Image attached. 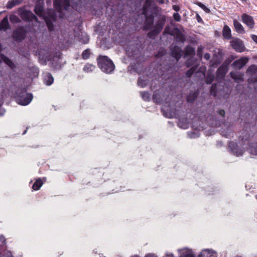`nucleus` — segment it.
Listing matches in <instances>:
<instances>
[{
  "instance_id": "1",
  "label": "nucleus",
  "mask_w": 257,
  "mask_h": 257,
  "mask_svg": "<svg viewBox=\"0 0 257 257\" xmlns=\"http://www.w3.org/2000/svg\"><path fill=\"white\" fill-rule=\"evenodd\" d=\"M80 5L79 1L75 2V0H71V5L70 0H53L54 8L59 13H62V8L64 10L68 11L70 7L77 11H79L80 9Z\"/></svg>"
},
{
  "instance_id": "2",
  "label": "nucleus",
  "mask_w": 257,
  "mask_h": 257,
  "mask_svg": "<svg viewBox=\"0 0 257 257\" xmlns=\"http://www.w3.org/2000/svg\"><path fill=\"white\" fill-rule=\"evenodd\" d=\"M98 67L107 74L111 73L115 68V65L112 61L106 56L100 55L97 58Z\"/></svg>"
},
{
  "instance_id": "3",
  "label": "nucleus",
  "mask_w": 257,
  "mask_h": 257,
  "mask_svg": "<svg viewBox=\"0 0 257 257\" xmlns=\"http://www.w3.org/2000/svg\"><path fill=\"white\" fill-rule=\"evenodd\" d=\"M15 99L17 102L22 105L29 104L33 99V95L27 93L26 89H18L15 93Z\"/></svg>"
},
{
  "instance_id": "4",
  "label": "nucleus",
  "mask_w": 257,
  "mask_h": 257,
  "mask_svg": "<svg viewBox=\"0 0 257 257\" xmlns=\"http://www.w3.org/2000/svg\"><path fill=\"white\" fill-rule=\"evenodd\" d=\"M166 22V17L162 15L158 18L155 24L153 27V29L147 34L148 37L152 38L158 36L162 31Z\"/></svg>"
},
{
  "instance_id": "5",
  "label": "nucleus",
  "mask_w": 257,
  "mask_h": 257,
  "mask_svg": "<svg viewBox=\"0 0 257 257\" xmlns=\"http://www.w3.org/2000/svg\"><path fill=\"white\" fill-rule=\"evenodd\" d=\"M27 31L24 26H18L13 32V38L17 42H21L26 38Z\"/></svg>"
},
{
  "instance_id": "6",
  "label": "nucleus",
  "mask_w": 257,
  "mask_h": 257,
  "mask_svg": "<svg viewBox=\"0 0 257 257\" xmlns=\"http://www.w3.org/2000/svg\"><path fill=\"white\" fill-rule=\"evenodd\" d=\"M19 15L21 19L25 22H31L35 21L37 22L38 21L37 17L30 11H22L20 13Z\"/></svg>"
},
{
  "instance_id": "7",
  "label": "nucleus",
  "mask_w": 257,
  "mask_h": 257,
  "mask_svg": "<svg viewBox=\"0 0 257 257\" xmlns=\"http://www.w3.org/2000/svg\"><path fill=\"white\" fill-rule=\"evenodd\" d=\"M230 46L236 52H242L244 50V46L242 41L238 38H234L230 41Z\"/></svg>"
},
{
  "instance_id": "8",
  "label": "nucleus",
  "mask_w": 257,
  "mask_h": 257,
  "mask_svg": "<svg viewBox=\"0 0 257 257\" xmlns=\"http://www.w3.org/2000/svg\"><path fill=\"white\" fill-rule=\"evenodd\" d=\"M241 21L250 29L254 28L255 23L252 16L245 13L241 15Z\"/></svg>"
},
{
  "instance_id": "9",
  "label": "nucleus",
  "mask_w": 257,
  "mask_h": 257,
  "mask_svg": "<svg viewBox=\"0 0 257 257\" xmlns=\"http://www.w3.org/2000/svg\"><path fill=\"white\" fill-rule=\"evenodd\" d=\"M228 148L231 153L237 157L242 156L243 154V151L238 147L236 143L230 142L228 144Z\"/></svg>"
},
{
  "instance_id": "10",
  "label": "nucleus",
  "mask_w": 257,
  "mask_h": 257,
  "mask_svg": "<svg viewBox=\"0 0 257 257\" xmlns=\"http://www.w3.org/2000/svg\"><path fill=\"white\" fill-rule=\"evenodd\" d=\"M154 23V16L153 14L145 17V21L143 26V30L147 31L153 28Z\"/></svg>"
},
{
  "instance_id": "11",
  "label": "nucleus",
  "mask_w": 257,
  "mask_h": 257,
  "mask_svg": "<svg viewBox=\"0 0 257 257\" xmlns=\"http://www.w3.org/2000/svg\"><path fill=\"white\" fill-rule=\"evenodd\" d=\"M228 70L227 64L224 63L216 71V78L222 79L225 77Z\"/></svg>"
},
{
  "instance_id": "12",
  "label": "nucleus",
  "mask_w": 257,
  "mask_h": 257,
  "mask_svg": "<svg viewBox=\"0 0 257 257\" xmlns=\"http://www.w3.org/2000/svg\"><path fill=\"white\" fill-rule=\"evenodd\" d=\"M171 51V56L178 61L181 57L182 50L178 46L172 47L170 49Z\"/></svg>"
},
{
  "instance_id": "13",
  "label": "nucleus",
  "mask_w": 257,
  "mask_h": 257,
  "mask_svg": "<svg viewBox=\"0 0 257 257\" xmlns=\"http://www.w3.org/2000/svg\"><path fill=\"white\" fill-rule=\"evenodd\" d=\"M248 60L247 58L242 57L234 61L232 65L234 68L240 69L247 63Z\"/></svg>"
},
{
  "instance_id": "14",
  "label": "nucleus",
  "mask_w": 257,
  "mask_h": 257,
  "mask_svg": "<svg viewBox=\"0 0 257 257\" xmlns=\"http://www.w3.org/2000/svg\"><path fill=\"white\" fill-rule=\"evenodd\" d=\"M10 29V25L9 23L8 17L6 16L3 18L0 23V31H6Z\"/></svg>"
},
{
  "instance_id": "15",
  "label": "nucleus",
  "mask_w": 257,
  "mask_h": 257,
  "mask_svg": "<svg viewBox=\"0 0 257 257\" xmlns=\"http://www.w3.org/2000/svg\"><path fill=\"white\" fill-rule=\"evenodd\" d=\"M222 36L223 38L227 40L231 39V30L227 25H225L222 30Z\"/></svg>"
},
{
  "instance_id": "16",
  "label": "nucleus",
  "mask_w": 257,
  "mask_h": 257,
  "mask_svg": "<svg viewBox=\"0 0 257 257\" xmlns=\"http://www.w3.org/2000/svg\"><path fill=\"white\" fill-rule=\"evenodd\" d=\"M233 22L234 29L237 33L240 34H244L245 33L244 28L239 22L235 19L233 20Z\"/></svg>"
},
{
  "instance_id": "17",
  "label": "nucleus",
  "mask_w": 257,
  "mask_h": 257,
  "mask_svg": "<svg viewBox=\"0 0 257 257\" xmlns=\"http://www.w3.org/2000/svg\"><path fill=\"white\" fill-rule=\"evenodd\" d=\"M199 94L198 91L190 92L186 97V100L189 103H193L197 99Z\"/></svg>"
},
{
  "instance_id": "18",
  "label": "nucleus",
  "mask_w": 257,
  "mask_h": 257,
  "mask_svg": "<svg viewBox=\"0 0 257 257\" xmlns=\"http://www.w3.org/2000/svg\"><path fill=\"white\" fill-rule=\"evenodd\" d=\"M24 1V0H9L7 4L6 7L8 9H11L15 6L22 4Z\"/></svg>"
},
{
  "instance_id": "19",
  "label": "nucleus",
  "mask_w": 257,
  "mask_h": 257,
  "mask_svg": "<svg viewBox=\"0 0 257 257\" xmlns=\"http://www.w3.org/2000/svg\"><path fill=\"white\" fill-rule=\"evenodd\" d=\"M184 54L186 56H194L195 55V50L193 47L188 45L184 49Z\"/></svg>"
},
{
  "instance_id": "20",
  "label": "nucleus",
  "mask_w": 257,
  "mask_h": 257,
  "mask_svg": "<svg viewBox=\"0 0 257 257\" xmlns=\"http://www.w3.org/2000/svg\"><path fill=\"white\" fill-rule=\"evenodd\" d=\"M2 59L3 61L11 68V69H14L16 68V65L8 57L5 55H2Z\"/></svg>"
},
{
  "instance_id": "21",
  "label": "nucleus",
  "mask_w": 257,
  "mask_h": 257,
  "mask_svg": "<svg viewBox=\"0 0 257 257\" xmlns=\"http://www.w3.org/2000/svg\"><path fill=\"white\" fill-rule=\"evenodd\" d=\"M44 20L49 31L50 32L54 31V26L51 19L50 18L46 17L44 18Z\"/></svg>"
},
{
  "instance_id": "22",
  "label": "nucleus",
  "mask_w": 257,
  "mask_h": 257,
  "mask_svg": "<svg viewBox=\"0 0 257 257\" xmlns=\"http://www.w3.org/2000/svg\"><path fill=\"white\" fill-rule=\"evenodd\" d=\"M175 38L176 41L181 43H184L186 40V38L184 34H182L178 29H177Z\"/></svg>"
},
{
  "instance_id": "23",
  "label": "nucleus",
  "mask_w": 257,
  "mask_h": 257,
  "mask_svg": "<svg viewBox=\"0 0 257 257\" xmlns=\"http://www.w3.org/2000/svg\"><path fill=\"white\" fill-rule=\"evenodd\" d=\"M43 182L42 180L39 178L37 179L33 185L32 188L34 190H39L42 186Z\"/></svg>"
},
{
  "instance_id": "24",
  "label": "nucleus",
  "mask_w": 257,
  "mask_h": 257,
  "mask_svg": "<svg viewBox=\"0 0 257 257\" xmlns=\"http://www.w3.org/2000/svg\"><path fill=\"white\" fill-rule=\"evenodd\" d=\"M44 81L47 85H51L54 81V78L50 73H47L46 75Z\"/></svg>"
},
{
  "instance_id": "25",
  "label": "nucleus",
  "mask_w": 257,
  "mask_h": 257,
  "mask_svg": "<svg viewBox=\"0 0 257 257\" xmlns=\"http://www.w3.org/2000/svg\"><path fill=\"white\" fill-rule=\"evenodd\" d=\"M34 12L39 17H42L44 13V8L41 5H37L34 9Z\"/></svg>"
},
{
  "instance_id": "26",
  "label": "nucleus",
  "mask_w": 257,
  "mask_h": 257,
  "mask_svg": "<svg viewBox=\"0 0 257 257\" xmlns=\"http://www.w3.org/2000/svg\"><path fill=\"white\" fill-rule=\"evenodd\" d=\"M230 75L231 77L236 82L242 81L243 80L242 76L239 74H237L234 72H230Z\"/></svg>"
},
{
  "instance_id": "27",
  "label": "nucleus",
  "mask_w": 257,
  "mask_h": 257,
  "mask_svg": "<svg viewBox=\"0 0 257 257\" xmlns=\"http://www.w3.org/2000/svg\"><path fill=\"white\" fill-rule=\"evenodd\" d=\"M213 253V250L209 249H205L202 251V252L200 253L199 256V257L205 256L206 255L207 257H208V256L211 257L212 256V254Z\"/></svg>"
},
{
  "instance_id": "28",
  "label": "nucleus",
  "mask_w": 257,
  "mask_h": 257,
  "mask_svg": "<svg viewBox=\"0 0 257 257\" xmlns=\"http://www.w3.org/2000/svg\"><path fill=\"white\" fill-rule=\"evenodd\" d=\"M198 67V65H195L188 70L185 73L187 77H190L196 71Z\"/></svg>"
},
{
  "instance_id": "29",
  "label": "nucleus",
  "mask_w": 257,
  "mask_h": 257,
  "mask_svg": "<svg viewBox=\"0 0 257 257\" xmlns=\"http://www.w3.org/2000/svg\"><path fill=\"white\" fill-rule=\"evenodd\" d=\"M95 67L92 64L87 63L84 67L83 70L84 72L89 73L92 72Z\"/></svg>"
},
{
  "instance_id": "30",
  "label": "nucleus",
  "mask_w": 257,
  "mask_h": 257,
  "mask_svg": "<svg viewBox=\"0 0 257 257\" xmlns=\"http://www.w3.org/2000/svg\"><path fill=\"white\" fill-rule=\"evenodd\" d=\"M194 3V4L196 5L197 6H199L200 8H201L205 13H210V10L201 2L196 1Z\"/></svg>"
},
{
  "instance_id": "31",
  "label": "nucleus",
  "mask_w": 257,
  "mask_h": 257,
  "mask_svg": "<svg viewBox=\"0 0 257 257\" xmlns=\"http://www.w3.org/2000/svg\"><path fill=\"white\" fill-rule=\"evenodd\" d=\"M214 79V76L211 74L208 73L205 77V82L207 84H210Z\"/></svg>"
},
{
  "instance_id": "32",
  "label": "nucleus",
  "mask_w": 257,
  "mask_h": 257,
  "mask_svg": "<svg viewBox=\"0 0 257 257\" xmlns=\"http://www.w3.org/2000/svg\"><path fill=\"white\" fill-rule=\"evenodd\" d=\"M148 81L147 79L145 80L140 77L138 80V85L141 87L143 88L146 86L148 84Z\"/></svg>"
},
{
  "instance_id": "33",
  "label": "nucleus",
  "mask_w": 257,
  "mask_h": 257,
  "mask_svg": "<svg viewBox=\"0 0 257 257\" xmlns=\"http://www.w3.org/2000/svg\"><path fill=\"white\" fill-rule=\"evenodd\" d=\"M10 20L13 24L20 23L21 22L20 18L15 15H11L10 16Z\"/></svg>"
},
{
  "instance_id": "34",
  "label": "nucleus",
  "mask_w": 257,
  "mask_h": 257,
  "mask_svg": "<svg viewBox=\"0 0 257 257\" xmlns=\"http://www.w3.org/2000/svg\"><path fill=\"white\" fill-rule=\"evenodd\" d=\"M90 50L89 49H86L84 50L82 53V58L84 60H86L89 58L90 56Z\"/></svg>"
},
{
  "instance_id": "35",
  "label": "nucleus",
  "mask_w": 257,
  "mask_h": 257,
  "mask_svg": "<svg viewBox=\"0 0 257 257\" xmlns=\"http://www.w3.org/2000/svg\"><path fill=\"white\" fill-rule=\"evenodd\" d=\"M210 92L211 95L213 96H216L217 95V84L213 83L212 84L210 87Z\"/></svg>"
},
{
  "instance_id": "36",
  "label": "nucleus",
  "mask_w": 257,
  "mask_h": 257,
  "mask_svg": "<svg viewBox=\"0 0 257 257\" xmlns=\"http://www.w3.org/2000/svg\"><path fill=\"white\" fill-rule=\"evenodd\" d=\"M141 96L145 101H149L150 100V94L147 91L141 92Z\"/></svg>"
},
{
  "instance_id": "37",
  "label": "nucleus",
  "mask_w": 257,
  "mask_h": 257,
  "mask_svg": "<svg viewBox=\"0 0 257 257\" xmlns=\"http://www.w3.org/2000/svg\"><path fill=\"white\" fill-rule=\"evenodd\" d=\"M204 47L200 45L199 46L197 50V56L200 58L201 59L203 56V50Z\"/></svg>"
},
{
  "instance_id": "38",
  "label": "nucleus",
  "mask_w": 257,
  "mask_h": 257,
  "mask_svg": "<svg viewBox=\"0 0 257 257\" xmlns=\"http://www.w3.org/2000/svg\"><path fill=\"white\" fill-rule=\"evenodd\" d=\"M194 64V59L192 58H188L185 62V65L189 68L192 66Z\"/></svg>"
},
{
  "instance_id": "39",
  "label": "nucleus",
  "mask_w": 257,
  "mask_h": 257,
  "mask_svg": "<svg viewBox=\"0 0 257 257\" xmlns=\"http://www.w3.org/2000/svg\"><path fill=\"white\" fill-rule=\"evenodd\" d=\"M159 96V94H158L156 92H155L153 95V99L154 101L157 103L160 102V100L158 98Z\"/></svg>"
},
{
  "instance_id": "40",
  "label": "nucleus",
  "mask_w": 257,
  "mask_h": 257,
  "mask_svg": "<svg viewBox=\"0 0 257 257\" xmlns=\"http://www.w3.org/2000/svg\"><path fill=\"white\" fill-rule=\"evenodd\" d=\"M173 18L176 22H180L181 19L180 14L178 13L173 14Z\"/></svg>"
},
{
  "instance_id": "41",
  "label": "nucleus",
  "mask_w": 257,
  "mask_h": 257,
  "mask_svg": "<svg viewBox=\"0 0 257 257\" xmlns=\"http://www.w3.org/2000/svg\"><path fill=\"white\" fill-rule=\"evenodd\" d=\"M143 15L145 17L148 16V8L146 6H144L143 7Z\"/></svg>"
},
{
  "instance_id": "42",
  "label": "nucleus",
  "mask_w": 257,
  "mask_h": 257,
  "mask_svg": "<svg viewBox=\"0 0 257 257\" xmlns=\"http://www.w3.org/2000/svg\"><path fill=\"white\" fill-rule=\"evenodd\" d=\"M196 19L198 23H201V24L203 23V21L202 19L199 16V15L197 13L196 15Z\"/></svg>"
},
{
  "instance_id": "43",
  "label": "nucleus",
  "mask_w": 257,
  "mask_h": 257,
  "mask_svg": "<svg viewBox=\"0 0 257 257\" xmlns=\"http://www.w3.org/2000/svg\"><path fill=\"white\" fill-rule=\"evenodd\" d=\"M180 257H195V255L192 253H186L182 254Z\"/></svg>"
},
{
  "instance_id": "44",
  "label": "nucleus",
  "mask_w": 257,
  "mask_h": 257,
  "mask_svg": "<svg viewBox=\"0 0 257 257\" xmlns=\"http://www.w3.org/2000/svg\"><path fill=\"white\" fill-rule=\"evenodd\" d=\"M172 8L174 11H175L177 12L179 11L180 10V8L178 5H173L172 6Z\"/></svg>"
},
{
  "instance_id": "45",
  "label": "nucleus",
  "mask_w": 257,
  "mask_h": 257,
  "mask_svg": "<svg viewBox=\"0 0 257 257\" xmlns=\"http://www.w3.org/2000/svg\"><path fill=\"white\" fill-rule=\"evenodd\" d=\"M218 113L223 117L225 116V111L223 109L219 110Z\"/></svg>"
},
{
  "instance_id": "46",
  "label": "nucleus",
  "mask_w": 257,
  "mask_h": 257,
  "mask_svg": "<svg viewBox=\"0 0 257 257\" xmlns=\"http://www.w3.org/2000/svg\"><path fill=\"white\" fill-rule=\"evenodd\" d=\"M251 37L252 40L257 44V35L253 34L251 35Z\"/></svg>"
},
{
  "instance_id": "47",
  "label": "nucleus",
  "mask_w": 257,
  "mask_h": 257,
  "mask_svg": "<svg viewBox=\"0 0 257 257\" xmlns=\"http://www.w3.org/2000/svg\"><path fill=\"white\" fill-rule=\"evenodd\" d=\"M181 120H179V122H178V125H179V126L180 127L184 128H185L187 127V124H185L184 126L181 125Z\"/></svg>"
},
{
  "instance_id": "48",
  "label": "nucleus",
  "mask_w": 257,
  "mask_h": 257,
  "mask_svg": "<svg viewBox=\"0 0 257 257\" xmlns=\"http://www.w3.org/2000/svg\"><path fill=\"white\" fill-rule=\"evenodd\" d=\"M204 57L205 59L208 60L210 57V54L209 53H205L204 54Z\"/></svg>"
},
{
  "instance_id": "49",
  "label": "nucleus",
  "mask_w": 257,
  "mask_h": 257,
  "mask_svg": "<svg viewBox=\"0 0 257 257\" xmlns=\"http://www.w3.org/2000/svg\"><path fill=\"white\" fill-rule=\"evenodd\" d=\"M89 38L88 36H86L85 38V40H84V44H87L89 42Z\"/></svg>"
},
{
  "instance_id": "50",
  "label": "nucleus",
  "mask_w": 257,
  "mask_h": 257,
  "mask_svg": "<svg viewBox=\"0 0 257 257\" xmlns=\"http://www.w3.org/2000/svg\"><path fill=\"white\" fill-rule=\"evenodd\" d=\"M144 6H146V7H150L151 6V2L148 0H146L145 2V5Z\"/></svg>"
},
{
  "instance_id": "51",
  "label": "nucleus",
  "mask_w": 257,
  "mask_h": 257,
  "mask_svg": "<svg viewBox=\"0 0 257 257\" xmlns=\"http://www.w3.org/2000/svg\"><path fill=\"white\" fill-rule=\"evenodd\" d=\"M164 34H169V27H166L165 29Z\"/></svg>"
},
{
  "instance_id": "52",
  "label": "nucleus",
  "mask_w": 257,
  "mask_h": 257,
  "mask_svg": "<svg viewBox=\"0 0 257 257\" xmlns=\"http://www.w3.org/2000/svg\"><path fill=\"white\" fill-rule=\"evenodd\" d=\"M145 257H157L154 254L152 253H149L148 254H146Z\"/></svg>"
},
{
  "instance_id": "53",
  "label": "nucleus",
  "mask_w": 257,
  "mask_h": 257,
  "mask_svg": "<svg viewBox=\"0 0 257 257\" xmlns=\"http://www.w3.org/2000/svg\"><path fill=\"white\" fill-rule=\"evenodd\" d=\"M5 112V110L3 109L0 108V116L4 115Z\"/></svg>"
},
{
  "instance_id": "54",
  "label": "nucleus",
  "mask_w": 257,
  "mask_h": 257,
  "mask_svg": "<svg viewBox=\"0 0 257 257\" xmlns=\"http://www.w3.org/2000/svg\"><path fill=\"white\" fill-rule=\"evenodd\" d=\"M62 54L60 53H56V57L58 58V59H60L61 57Z\"/></svg>"
},
{
  "instance_id": "55",
  "label": "nucleus",
  "mask_w": 257,
  "mask_h": 257,
  "mask_svg": "<svg viewBox=\"0 0 257 257\" xmlns=\"http://www.w3.org/2000/svg\"><path fill=\"white\" fill-rule=\"evenodd\" d=\"M156 1H157V2H158L160 4H163L164 3V0H156Z\"/></svg>"
},
{
  "instance_id": "56",
  "label": "nucleus",
  "mask_w": 257,
  "mask_h": 257,
  "mask_svg": "<svg viewBox=\"0 0 257 257\" xmlns=\"http://www.w3.org/2000/svg\"><path fill=\"white\" fill-rule=\"evenodd\" d=\"M165 257H174L173 254H167Z\"/></svg>"
},
{
  "instance_id": "57",
  "label": "nucleus",
  "mask_w": 257,
  "mask_h": 257,
  "mask_svg": "<svg viewBox=\"0 0 257 257\" xmlns=\"http://www.w3.org/2000/svg\"><path fill=\"white\" fill-rule=\"evenodd\" d=\"M0 240L3 242H5V239L3 236H0Z\"/></svg>"
}]
</instances>
